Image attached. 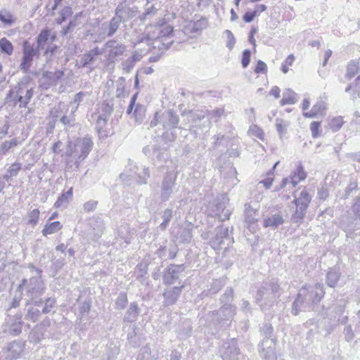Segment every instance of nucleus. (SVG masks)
I'll return each mask as SVG.
<instances>
[{
    "instance_id": "obj_1",
    "label": "nucleus",
    "mask_w": 360,
    "mask_h": 360,
    "mask_svg": "<svg viewBox=\"0 0 360 360\" xmlns=\"http://www.w3.org/2000/svg\"><path fill=\"white\" fill-rule=\"evenodd\" d=\"M325 290L322 283L303 286L299 291L292 303L291 313L297 316L300 311L313 309V304L318 303L323 297Z\"/></svg>"
},
{
    "instance_id": "obj_2",
    "label": "nucleus",
    "mask_w": 360,
    "mask_h": 360,
    "mask_svg": "<svg viewBox=\"0 0 360 360\" xmlns=\"http://www.w3.org/2000/svg\"><path fill=\"white\" fill-rule=\"evenodd\" d=\"M37 276L29 279L23 278L17 288L16 292H22L26 304L42 305L41 296L45 291V284L41 280V270L36 269Z\"/></svg>"
},
{
    "instance_id": "obj_3",
    "label": "nucleus",
    "mask_w": 360,
    "mask_h": 360,
    "mask_svg": "<svg viewBox=\"0 0 360 360\" xmlns=\"http://www.w3.org/2000/svg\"><path fill=\"white\" fill-rule=\"evenodd\" d=\"M146 30L149 38L155 42L162 43L165 49H169L174 42L178 43L177 34L184 35L182 32H177L176 28L169 24H149Z\"/></svg>"
},
{
    "instance_id": "obj_4",
    "label": "nucleus",
    "mask_w": 360,
    "mask_h": 360,
    "mask_svg": "<svg viewBox=\"0 0 360 360\" xmlns=\"http://www.w3.org/2000/svg\"><path fill=\"white\" fill-rule=\"evenodd\" d=\"M281 290L280 285L275 278L264 282L257 290L255 295L256 302L263 311H269L274 306L276 299L281 295Z\"/></svg>"
},
{
    "instance_id": "obj_5",
    "label": "nucleus",
    "mask_w": 360,
    "mask_h": 360,
    "mask_svg": "<svg viewBox=\"0 0 360 360\" xmlns=\"http://www.w3.org/2000/svg\"><path fill=\"white\" fill-rule=\"evenodd\" d=\"M92 147L93 141L91 139L84 137L78 139L74 143H70L66 153L70 157L71 162L74 160L75 165L78 168L80 162L88 156L92 150Z\"/></svg>"
},
{
    "instance_id": "obj_6",
    "label": "nucleus",
    "mask_w": 360,
    "mask_h": 360,
    "mask_svg": "<svg viewBox=\"0 0 360 360\" xmlns=\"http://www.w3.org/2000/svg\"><path fill=\"white\" fill-rule=\"evenodd\" d=\"M229 202V199L226 195H218L212 202L209 204L207 210V214L217 218L221 221L229 219L231 211L226 209Z\"/></svg>"
},
{
    "instance_id": "obj_7",
    "label": "nucleus",
    "mask_w": 360,
    "mask_h": 360,
    "mask_svg": "<svg viewBox=\"0 0 360 360\" xmlns=\"http://www.w3.org/2000/svg\"><path fill=\"white\" fill-rule=\"evenodd\" d=\"M51 41V39L48 37L46 32H41L37 37L36 46L30 44V43L27 41H25L23 42V56H25L27 58V60H33L34 56H37V58H39L40 55V50H44L48 41Z\"/></svg>"
},
{
    "instance_id": "obj_8",
    "label": "nucleus",
    "mask_w": 360,
    "mask_h": 360,
    "mask_svg": "<svg viewBox=\"0 0 360 360\" xmlns=\"http://www.w3.org/2000/svg\"><path fill=\"white\" fill-rule=\"evenodd\" d=\"M236 307H221L219 309L213 311L214 321L220 328L228 327L236 314Z\"/></svg>"
},
{
    "instance_id": "obj_9",
    "label": "nucleus",
    "mask_w": 360,
    "mask_h": 360,
    "mask_svg": "<svg viewBox=\"0 0 360 360\" xmlns=\"http://www.w3.org/2000/svg\"><path fill=\"white\" fill-rule=\"evenodd\" d=\"M176 173L167 172L161 183L160 198L162 201H167L174 192L176 186Z\"/></svg>"
},
{
    "instance_id": "obj_10",
    "label": "nucleus",
    "mask_w": 360,
    "mask_h": 360,
    "mask_svg": "<svg viewBox=\"0 0 360 360\" xmlns=\"http://www.w3.org/2000/svg\"><path fill=\"white\" fill-rule=\"evenodd\" d=\"M185 270L184 264H169L163 271L162 281L166 285L174 284Z\"/></svg>"
},
{
    "instance_id": "obj_11",
    "label": "nucleus",
    "mask_w": 360,
    "mask_h": 360,
    "mask_svg": "<svg viewBox=\"0 0 360 360\" xmlns=\"http://www.w3.org/2000/svg\"><path fill=\"white\" fill-rule=\"evenodd\" d=\"M220 354L224 360H237L240 354L237 340L233 338L224 342L220 349Z\"/></svg>"
},
{
    "instance_id": "obj_12",
    "label": "nucleus",
    "mask_w": 360,
    "mask_h": 360,
    "mask_svg": "<svg viewBox=\"0 0 360 360\" xmlns=\"http://www.w3.org/2000/svg\"><path fill=\"white\" fill-rule=\"evenodd\" d=\"M202 24H186L183 27L176 28L177 32H182L184 35L177 34L178 43L187 41L189 38L196 37L200 31L204 29Z\"/></svg>"
},
{
    "instance_id": "obj_13",
    "label": "nucleus",
    "mask_w": 360,
    "mask_h": 360,
    "mask_svg": "<svg viewBox=\"0 0 360 360\" xmlns=\"http://www.w3.org/2000/svg\"><path fill=\"white\" fill-rule=\"evenodd\" d=\"M163 293L162 296L164 298L163 305L165 307H169L174 305L176 303L180 295L181 294L182 290L184 288V284H181L179 286L171 287L170 285H167Z\"/></svg>"
},
{
    "instance_id": "obj_14",
    "label": "nucleus",
    "mask_w": 360,
    "mask_h": 360,
    "mask_svg": "<svg viewBox=\"0 0 360 360\" xmlns=\"http://www.w3.org/2000/svg\"><path fill=\"white\" fill-rule=\"evenodd\" d=\"M259 347V352L263 360H277L275 339L263 340Z\"/></svg>"
},
{
    "instance_id": "obj_15",
    "label": "nucleus",
    "mask_w": 360,
    "mask_h": 360,
    "mask_svg": "<svg viewBox=\"0 0 360 360\" xmlns=\"http://www.w3.org/2000/svg\"><path fill=\"white\" fill-rule=\"evenodd\" d=\"M215 237L211 241V245L214 249L221 248V245L228 241L227 245L232 241L228 227L218 226L216 230Z\"/></svg>"
},
{
    "instance_id": "obj_16",
    "label": "nucleus",
    "mask_w": 360,
    "mask_h": 360,
    "mask_svg": "<svg viewBox=\"0 0 360 360\" xmlns=\"http://www.w3.org/2000/svg\"><path fill=\"white\" fill-rule=\"evenodd\" d=\"M31 99L32 98L18 95L13 94V92L11 91H8L5 98V104L13 108L16 106H18L19 108H26Z\"/></svg>"
},
{
    "instance_id": "obj_17",
    "label": "nucleus",
    "mask_w": 360,
    "mask_h": 360,
    "mask_svg": "<svg viewBox=\"0 0 360 360\" xmlns=\"http://www.w3.org/2000/svg\"><path fill=\"white\" fill-rule=\"evenodd\" d=\"M160 123L164 129H174L177 127L179 122V115L174 110H169L160 114Z\"/></svg>"
},
{
    "instance_id": "obj_18",
    "label": "nucleus",
    "mask_w": 360,
    "mask_h": 360,
    "mask_svg": "<svg viewBox=\"0 0 360 360\" xmlns=\"http://www.w3.org/2000/svg\"><path fill=\"white\" fill-rule=\"evenodd\" d=\"M22 314H17L13 318H9L6 321L4 331L11 335H18L22 331Z\"/></svg>"
},
{
    "instance_id": "obj_19",
    "label": "nucleus",
    "mask_w": 360,
    "mask_h": 360,
    "mask_svg": "<svg viewBox=\"0 0 360 360\" xmlns=\"http://www.w3.org/2000/svg\"><path fill=\"white\" fill-rule=\"evenodd\" d=\"M9 91L13 92V94L28 98H32L34 96L33 88L30 86L27 77H24L20 79L18 84Z\"/></svg>"
},
{
    "instance_id": "obj_20",
    "label": "nucleus",
    "mask_w": 360,
    "mask_h": 360,
    "mask_svg": "<svg viewBox=\"0 0 360 360\" xmlns=\"http://www.w3.org/2000/svg\"><path fill=\"white\" fill-rule=\"evenodd\" d=\"M25 344L20 340H15L5 348L6 358L11 360L18 358L23 351Z\"/></svg>"
},
{
    "instance_id": "obj_21",
    "label": "nucleus",
    "mask_w": 360,
    "mask_h": 360,
    "mask_svg": "<svg viewBox=\"0 0 360 360\" xmlns=\"http://www.w3.org/2000/svg\"><path fill=\"white\" fill-rule=\"evenodd\" d=\"M137 12L136 8H127L122 6H119L116 9L115 17L113 18L110 22H115L116 18L119 19L120 22H125L130 20L132 17L135 16Z\"/></svg>"
},
{
    "instance_id": "obj_22",
    "label": "nucleus",
    "mask_w": 360,
    "mask_h": 360,
    "mask_svg": "<svg viewBox=\"0 0 360 360\" xmlns=\"http://www.w3.org/2000/svg\"><path fill=\"white\" fill-rule=\"evenodd\" d=\"M130 170L131 176L137 177V182L139 184H146L147 180L150 177V172L148 167H139L136 165L130 164Z\"/></svg>"
},
{
    "instance_id": "obj_23",
    "label": "nucleus",
    "mask_w": 360,
    "mask_h": 360,
    "mask_svg": "<svg viewBox=\"0 0 360 360\" xmlns=\"http://www.w3.org/2000/svg\"><path fill=\"white\" fill-rule=\"evenodd\" d=\"M285 223V219L281 212H278L264 219L263 226L265 228L271 227L276 229L279 226Z\"/></svg>"
},
{
    "instance_id": "obj_24",
    "label": "nucleus",
    "mask_w": 360,
    "mask_h": 360,
    "mask_svg": "<svg viewBox=\"0 0 360 360\" xmlns=\"http://www.w3.org/2000/svg\"><path fill=\"white\" fill-rule=\"evenodd\" d=\"M293 203L296 207H301L307 210L309 203L311 201L312 195L306 190L303 189L298 197L294 194Z\"/></svg>"
},
{
    "instance_id": "obj_25",
    "label": "nucleus",
    "mask_w": 360,
    "mask_h": 360,
    "mask_svg": "<svg viewBox=\"0 0 360 360\" xmlns=\"http://www.w3.org/2000/svg\"><path fill=\"white\" fill-rule=\"evenodd\" d=\"M41 32H46L48 37L51 39V41H48V43L46 44L44 49V56L46 57V60H49L51 59L52 56L56 53V50L58 49V46L56 44H53V41L56 39V35L55 34H51L50 31L47 30H42Z\"/></svg>"
},
{
    "instance_id": "obj_26",
    "label": "nucleus",
    "mask_w": 360,
    "mask_h": 360,
    "mask_svg": "<svg viewBox=\"0 0 360 360\" xmlns=\"http://www.w3.org/2000/svg\"><path fill=\"white\" fill-rule=\"evenodd\" d=\"M140 311L141 309L136 302H131L124 314L123 321L129 323L136 321L140 314Z\"/></svg>"
},
{
    "instance_id": "obj_27",
    "label": "nucleus",
    "mask_w": 360,
    "mask_h": 360,
    "mask_svg": "<svg viewBox=\"0 0 360 360\" xmlns=\"http://www.w3.org/2000/svg\"><path fill=\"white\" fill-rule=\"evenodd\" d=\"M306 177L307 172L304 171L302 164L300 163L290 174L291 188H295L300 181L304 180Z\"/></svg>"
},
{
    "instance_id": "obj_28",
    "label": "nucleus",
    "mask_w": 360,
    "mask_h": 360,
    "mask_svg": "<svg viewBox=\"0 0 360 360\" xmlns=\"http://www.w3.org/2000/svg\"><path fill=\"white\" fill-rule=\"evenodd\" d=\"M41 305L29 304L27 305V313L25 319L32 322L37 321L41 315V311L39 310V307Z\"/></svg>"
},
{
    "instance_id": "obj_29",
    "label": "nucleus",
    "mask_w": 360,
    "mask_h": 360,
    "mask_svg": "<svg viewBox=\"0 0 360 360\" xmlns=\"http://www.w3.org/2000/svg\"><path fill=\"white\" fill-rule=\"evenodd\" d=\"M345 92L350 93V98L354 101L360 98V75L354 82L350 83L345 89Z\"/></svg>"
},
{
    "instance_id": "obj_30",
    "label": "nucleus",
    "mask_w": 360,
    "mask_h": 360,
    "mask_svg": "<svg viewBox=\"0 0 360 360\" xmlns=\"http://www.w3.org/2000/svg\"><path fill=\"white\" fill-rule=\"evenodd\" d=\"M245 220L250 226L257 221L258 210L253 208L250 203L245 204Z\"/></svg>"
},
{
    "instance_id": "obj_31",
    "label": "nucleus",
    "mask_w": 360,
    "mask_h": 360,
    "mask_svg": "<svg viewBox=\"0 0 360 360\" xmlns=\"http://www.w3.org/2000/svg\"><path fill=\"white\" fill-rule=\"evenodd\" d=\"M108 121V118L100 116H98L96 120L95 129L101 139H103L108 136L106 130Z\"/></svg>"
},
{
    "instance_id": "obj_32",
    "label": "nucleus",
    "mask_w": 360,
    "mask_h": 360,
    "mask_svg": "<svg viewBox=\"0 0 360 360\" xmlns=\"http://www.w3.org/2000/svg\"><path fill=\"white\" fill-rule=\"evenodd\" d=\"M233 300V290L231 287H228L220 298V302L222 304L221 307H236L235 305L232 304Z\"/></svg>"
},
{
    "instance_id": "obj_33",
    "label": "nucleus",
    "mask_w": 360,
    "mask_h": 360,
    "mask_svg": "<svg viewBox=\"0 0 360 360\" xmlns=\"http://www.w3.org/2000/svg\"><path fill=\"white\" fill-rule=\"evenodd\" d=\"M146 107L141 104H136L134 110L131 115V118H134L137 124H141L146 117Z\"/></svg>"
},
{
    "instance_id": "obj_34",
    "label": "nucleus",
    "mask_w": 360,
    "mask_h": 360,
    "mask_svg": "<svg viewBox=\"0 0 360 360\" xmlns=\"http://www.w3.org/2000/svg\"><path fill=\"white\" fill-rule=\"evenodd\" d=\"M72 198V188H70L67 192L62 193L57 199L54 206L57 208L66 207L70 200Z\"/></svg>"
},
{
    "instance_id": "obj_35",
    "label": "nucleus",
    "mask_w": 360,
    "mask_h": 360,
    "mask_svg": "<svg viewBox=\"0 0 360 360\" xmlns=\"http://www.w3.org/2000/svg\"><path fill=\"white\" fill-rule=\"evenodd\" d=\"M138 330V327L136 325H133L131 326V330L127 333V341L129 345H131L133 347L136 348L139 347L141 344L140 338L137 335L136 330Z\"/></svg>"
},
{
    "instance_id": "obj_36",
    "label": "nucleus",
    "mask_w": 360,
    "mask_h": 360,
    "mask_svg": "<svg viewBox=\"0 0 360 360\" xmlns=\"http://www.w3.org/2000/svg\"><path fill=\"white\" fill-rule=\"evenodd\" d=\"M63 226L60 222L56 221L51 223H47L43 229L41 233L43 236H46L48 235L54 233L61 229Z\"/></svg>"
},
{
    "instance_id": "obj_37",
    "label": "nucleus",
    "mask_w": 360,
    "mask_h": 360,
    "mask_svg": "<svg viewBox=\"0 0 360 360\" xmlns=\"http://www.w3.org/2000/svg\"><path fill=\"white\" fill-rule=\"evenodd\" d=\"M296 94L291 89H286L283 94V98L280 103L281 105L294 104L297 101Z\"/></svg>"
},
{
    "instance_id": "obj_38",
    "label": "nucleus",
    "mask_w": 360,
    "mask_h": 360,
    "mask_svg": "<svg viewBox=\"0 0 360 360\" xmlns=\"http://www.w3.org/2000/svg\"><path fill=\"white\" fill-rule=\"evenodd\" d=\"M306 213V210L299 207H296V209L290 218L291 222L292 224H297L298 225L301 224L303 222Z\"/></svg>"
},
{
    "instance_id": "obj_39",
    "label": "nucleus",
    "mask_w": 360,
    "mask_h": 360,
    "mask_svg": "<svg viewBox=\"0 0 360 360\" xmlns=\"http://www.w3.org/2000/svg\"><path fill=\"white\" fill-rule=\"evenodd\" d=\"M224 110L223 108H216L214 110L207 111V126L210 127L211 121L217 122L219 119L224 115Z\"/></svg>"
},
{
    "instance_id": "obj_40",
    "label": "nucleus",
    "mask_w": 360,
    "mask_h": 360,
    "mask_svg": "<svg viewBox=\"0 0 360 360\" xmlns=\"http://www.w3.org/2000/svg\"><path fill=\"white\" fill-rule=\"evenodd\" d=\"M359 67L358 65V63L352 60L349 63V64L347 66V72L345 74V77L347 80H350L352 77H354L356 74L359 73Z\"/></svg>"
},
{
    "instance_id": "obj_41",
    "label": "nucleus",
    "mask_w": 360,
    "mask_h": 360,
    "mask_svg": "<svg viewBox=\"0 0 360 360\" xmlns=\"http://www.w3.org/2000/svg\"><path fill=\"white\" fill-rule=\"evenodd\" d=\"M226 284V279L221 278L219 279L213 280L211 283L210 288L208 290V293L210 295L217 294Z\"/></svg>"
},
{
    "instance_id": "obj_42",
    "label": "nucleus",
    "mask_w": 360,
    "mask_h": 360,
    "mask_svg": "<svg viewBox=\"0 0 360 360\" xmlns=\"http://www.w3.org/2000/svg\"><path fill=\"white\" fill-rule=\"evenodd\" d=\"M113 111V104L109 102L104 101L101 103L99 108V113L98 116L104 117L105 118L109 119V117L112 114Z\"/></svg>"
},
{
    "instance_id": "obj_43",
    "label": "nucleus",
    "mask_w": 360,
    "mask_h": 360,
    "mask_svg": "<svg viewBox=\"0 0 360 360\" xmlns=\"http://www.w3.org/2000/svg\"><path fill=\"white\" fill-rule=\"evenodd\" d=\"M172 217H173L172 209L167 208L163 211L162 214V218L163 219V221L159 226V229L161 231H165L167 228L169 223L171 219L172 218Z\"/></svg>"
},
{
    "instance_id": "obj_44",
    "label": "nucleus",
    "mask_w": 360,
    "mask_h": 360,
    "mask_svg": "<svg viewBox=\"0 0 360 360\" xmlns=\"http://www.w3.org/2000/svg\"><path fill=\"white\" fill-rule=\"evenodd\" d=\"M340 279V274L334 270L329 271L326 275L327 285L330 288H335Z\"/></svg>"
},
{
    "instance_id": "obj_45",
    "label": "nucleus",
    "mask_w": 360,
    "mask_h": 360,
    "mask_svg": "<svg viewBox=\"0 0 360 360\" xmlns=\"http://www.w3.org/2000/svg\"><path fill=\"white\" fill-rule=\"evenodd\" d=\"M0 50L3 53L11 56L13 51V46L11 42L6 37L0 39Z\"/></svg>"
},
{
    "instance_id": "obj_46",
    "label": "nucleus",
    "mask_w": 360,
    "mask_h": 360,
    "mask_svg": "<svg viewBox=\"0 0 360 360\" xmlns=\"http://www.w3.org/2000/svg\"><path fill=\"white\" fill-rule=\"evenodd\" d=\"M43 304L44 306L42 307L41 313L47 314L56 307V300L55 297H50L46 298L44 302L43 301Z\"/></svg>"
},
{
    "instance_id": "obj_47",
    "label": "nucleus",
    "mask_w": 360,
    "mask_h": 360,
    "mask_svg": "<svg viewBox=\"0 0 360 360\" xmlns=\"http://www.w3.org/2000/svg\"><path fill=\"white\" fill-rule=\"evenodd\" d=\"M128 303L127 293L120 292L115 300V308L119 310L124 309Z\"/></svg>"
},
{
    "instance_id": "obj_48",
    "label": "nucleus",
    "mask_w": 360,
    "mask_h": 360,
    "mask_svg": "<svg viewBox=\"0 0 360 360\" xmlns=\"http://www.w3.org/2000/svg\"><path fill=\"white\" fill-rule=\"evenodd\" d=\"M72 14V8L69 6H65L59 13V16L56 22H63Z\"/></svg>"
},
{
    "instance_id": "obj_49",
    "label": "nucleus",
    "mask_w": 360,
    "mask_h": 360,
    "mask_svg": "<svg viewBox=\"0 0 360 360\" xmlns=\"http://www.w3.org/2000/svg\"><path fill=\"white\" fill-rule=\"evenodd\" d=\"M259 330H260L262 335L264 336L263 340L272 339L271 335H272L274 328L271 323H263L262 326L260 327Z\"/></svg>"
},
{
    "instance_id": "obj_50",
    "label": "nucleus",
    "mask_w": 360,
    "mask_h": 360,
    "mask_svg": "<svg viewBox=\"0 0 360 360\" xmlns=\"http://www.w3.org/2000/svg\"><path fill=\"white\" fill-rule=\"evenodd\" d=\"M224 37L226 39V46L229 49V51H231L236 42V38L233 34L229 30H225L224 32Z\"/></svg>"
},
{
    "instance_id": "obj_51",
    "label": "nucleus",
    "mask_w": 360,
    "mask_h": 360,
    "mask_svg": "<svg viewBox=\"0 0 360 360\" xmlns=\"http://www.w3.org/2000/svg\"><path fill=\"white\" fill-rule=\"evenodd\" d=\"M288 127V122H285L282 119L279 118L276 120V130L278 132L281 138H282V136L285 134Z\"/></svg>"
},
{
    "instance_id": "obj_52",
    "label": "nucleus",
    "mask_w": 360,
    "mask_h": 360,
    "mask_svg": "<svg viewBox=\"0 0 360 360\" xmlns=\"http://www.w3.org/2000/svg\"><path fill=\"white\" fill-rule=\"evenodd\" d=\"M126 51V46L123 44H116L113 49H110L109 52V58L112 60L115 57L122 55Z\"/></svg>"
},
{
    "instance_id": "obj_53",
    "label": "nucleus",
    "mask_w": 360,
    "mask_h": 360,
    "mask_svg": "<svg viewBox=\"0 0 360 360\" xmlns=\"http://www.w3.org/2000/svg\"><path fill=\"white\" fill-rule=\"evenodd\" d=\"M343 123L342 117H336L330 121L329 127L333 131H338L342 127Z\"/></svg>"
},
{
    "instance_id": "obj_54",
    "label": "nucleus",
    "mask_w": 360,
    "mask_h": 360,
    "mask_svg": "<svg viewBox=\"0 0 360 360\" xmlns=\"http://www.w3.org/2000/svg\"><path fill=\"white\" fill-rule=\"evenodd\" d=\"M74 112L75 110H72L68 116L63 115L60 119V122L65 126L72 127L75 122Z\"/></svg>"
},
{
    "instance_id": "obj_55",
    "label": "nucleus",
    "mask_w": 360,
    "mask_h": 360,
    "mask_svg": "<svg viewBox=\"0 0 360 360\" xmlns=\"http://www.w3.org/2000/svg\"><path fill=\"white\" fill-rule=\"evenodd\" d=\"M39 210L38 209H34L28 214V224L35 226L39 221Z\"/></svg>"
},
{
    "instance_id": "obj_56",
    "label": "nucleus",
    "mask_w": 360,
    "mask_h": 360,
    "mask_svg": "<svg viewBox=\"0 0 360 360\" xmlns=\"http://www.w3.org/2000/svg\"><path fill=\"white\" fill-rule=\"evenodd\" d=\"M18 145V141L15 139H13L9 141H5L0 146V153L6 154L12 147Z\"/></svg>"
},
{
    "instance_id": "obj_57",
    "label": "nucleus",
    "mask_w": 360,
    "mask_h": 360,
    "mask_svg": "<svg viewBox=\"0 0 360 360\" xmlns=\"http://www.w3.org/2000/svg\"><path fill=\"white\" fill-rule=\"evenodd\" d=\"M102 29L105 30L103 34L107 37L112 36L118 28V24H102Z\"/></svg>"
},
{
    "instance_id": "obj_58",
    "label": "nucleus",
    "mask_w": 360,
    "mask_h": 360,
    "mask_svg": "<svg viewBox=\"0 0 360 360\" xmlns=\"http://www.w3.org/2000/svg\"><path fill=\"white\" fill-rule=\"evenodd\" d=\"M179 238L183 243H190L192 238L191 229H184L179 234Z\"/></svg>"
},
{
    "instance_id": "obj_59",
    "label": "nucleus",
    "mask_w": 360,
    "mask_h": 360,
    "mask_svg": "<svg viewBox=\"0 0 360 360\" xmlns=\"http://www.w3.org/2000/svg\"><path fill=\"white\" fill-rule=\"evenodd\" d=\"M63 71H57L56 72H46L44 74V76L48 77L51 82L56 83L63 76Z\"/></svg>"
},
{
    "instance_id": "obj_60",
    "label": "nucleus",
    "mask_w": 360,
    "mask_h": 360,
    "mask_svg": "<svg viewBox=\"0 0 360 360\" xmlns=\"http://www.w3.org/2000/svg\"><path fill=\"white\" fill-rule=\"evenodd\" d=\"M135 63H136V59L128 58L124 63H122V70L125 72L129 73L134 68Z\"/></svg>"
},
{
    "instance_id": "obj_61",
    "label": "nucleus",
    "mask_w": 360,
    "mask_h": 360,
    "mask_svg": "<svg viewBox=\"0 0 360 360\" xmlns=\"http://www.w3.org/2000/svg\"><path fill=\"white\" fill-rule=\"evenodd\" d=\"M0 21L1 22H13V16L7 10H1L0 11Z\"/></svg>"
},
{
    "instance_id": "obj_62",
    "label": "nucleus",
    "mask_w": 360,
    "mask_h": 360,
    "mask_svg": "<svg viewBox=\"0 0 360 360\" xmlns=\"http://www.w3.org/2000/svg\"><path fill=\"white\" fill-rule=\"evenodd\" d=\"M91 309V302L89 301H85L81 303L79 307V313L81 317L84 316L86 314H88Z\"/></svg>"
},
{
    "instance_id": "obj_63",
    "label": "nucleus",
    "mask_w": 360,
    "mask_h": 360,
    "mask_svg": "<svg viewBox=\"0 0 360 360\" xmlns=\"http://www.w3.org/2000/svg\"><path fill=\"white\" fill-rule=\"evenodd\" d=\"M251 52L249 49H245L243 52L241 64L242 66L245 68L248 66L250 61Z\"/></svg>"
},
{
    "instance_id": "obj_64",
    "label": "nucleus",
    "mask_w": 360,
    "mask_h": 360,
    "mask_svg": "<svg viewBox=\"0 0 360 360\" xmlns=\"http://www.w3.org/2000/svg\"><path fill=\"white\" fill-rule=\"evenodd\" d=\"M22 164L20 162H14L8 169V172L11 174L10 176H16L21 169Z\"/></svg>"
}]
</instances>
